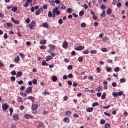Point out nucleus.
Returning a JSON list of instances; mask_svg holds the SVG:
<instances>
[{"label":"nucleus","mask_w":128,"mask_h":128,"mask_svg":"<svg viewBox=\"0 0 128 128\" xmlns=\"http://www.w3.org/2000/svg\"><path fill=\"white\" fill-rule=\"evenodd\" d=\"M48 48H49V50L48 51V54H50V52H54V50L56 49V46L54 45L49 44Z\"/></svg>","instance_id":"nucleus-1"},{"label":"nucleus","mask_w":128,"mask_h":128,"mask_svg":"<svg viewBox=\"0 0 128 128\" xmlns=\"http://www.w3.org/2000/svg\"><path fill=\"white\" fill-rule=\"evenodd\" d=\"M36 26V22L32 21L31 24L28 25V27L30 30H34V28Z\"/></svg>","instance_id":"nucleus-2"},{"label":"nucleus","mask_w":128,"mask_h":128,"mask_svg":"<svg viewBox=\"0 0 128 128\" xmlns=\"http://www.w3.org/2000/svg\"><path fill=\"white\" fill-rule=\"evenodd\" d=\"M58 10H60V8H56L53 10V12H55L57 16H60V12L58 11Z\"/></svg>","instance_id":"nucleus-3"},{"label":"nucleus","mask_w":128,"mask_h":128,"mask_svg":"<svg viewBox=\"0 0 128 128\" xmlns=\"http://www.w3.org/2000/svg\"><path fill=\"white\" fill-rule=\"evenodd\" d=\"M62 46L65 50H68V42L64 41L62 44Z\"/></svg>","instance_id":"nucleus-4"},{"label":"nucleus","mask_w":128,"mask_h":128,"mask_svg":"<svg viewBox=\"0 0 128 128\" xmlns=\"http://www.w3.org/2000/svg\"><path fill=\"white\" fill-rule=\"evenodd\" d=\"M32 87L28 88L26 90V93L28 94H32Z\"/></svg>","instance_id":"nucleus-5"},{"label":"nucleus","mask_w":128,"mask_h":128,"mask_svg":"<svg viewBox=\"0 0 128 128\" xmlns=\"http://www.w3.org/2000/svg\"><path fill=\"white\" fill-rule=\"evenodd\" d=\"M10 108V106H8V104H4L3 106H2V110L4 112H6V110H8V108Z\"/></svg>","instance_id":"nucleus-6"},{"label":"nucleus","mask_w":128,"mask_h":128,"mask_svg":"<svg viewBox=\"0 0 128 128\" xmlns=\"http://www.w3.org/2000/svg\"><path fill=\"white\" fill-rule=\"evenodd\" d=\"M58 8H60L61 10H66V6L62 4L59 5Z\"/></svg>","instance_id":"nucleus-7"},{"label":"nucleus","mask_w":128,"mask_h":128,"mask_svg":"<svg viewBox=\"0 0 128 128\" xmlns=\"http://www.w3.org/2000/svg\"><path fill=\"white\" fill-rule=\"evenodd\" d=\"M38 104H32V110H38Z\"/></svg>","instance_id":"nucleus-8"},{"label":"nucleus","mask_w":128,"mask_h":128,"mask_svg":"<svg viewBox=\"0 0 128 128\" xmlns=\"http://www.w3.org/2000/svg\"><path fill=\"white\" fill-rule=\"evenodd\" d=\"M13 118H14V120H16V122H18L20 119V117H18V114H14L13 115Z\"/></svg>","instance_id":"nucleus-9"},{"label":"nucleus","mask_w":128,"mask_h":128,"mask_svg":"<svg viewBox=\"0 0 128 128\" xmlns=\"http://www.w3.org/2000/svg\"><path fill=\"white\" fill-rule=\"evenodd\" d=\"M12 22L14 24H20V21L16 20V19L12 18Z\"/></svg>","instance_id":"nucleus-10"},{"label":"nucleus","mask_w":128,"mask_h":128,"mask_svg":"<svg viewBox=\"0 0 128 128\" xmlns=\"http://www.w3.org/2000/svg\"><path fill=\"white\" fill-rule=\"evenodd\" d=\"M84 50V46H80L78 47L77 48H75L76 50Z\"/></svg>","instance_id":"nucleus-11"},{"label":"nucleus","mask_w":128,"mask_h":128,"mask_svg":"<svg viewBox=\"0 0 128 128\" xmlns=\"http://www.w3.org/2000/svg\"><path fill=\"white\" fill-rule=\"evenodd\" d=\"M24 118H26V120H29V118H34V117H32V115H28V114H26Z\"/></svg>","instance_id":"nucleus-12"},{"label":"nucleus","mask_w":128,"mask_h":128,"mask_svg":"<svg viewBox=\"0 0 128 128\" xmlns=\"http://www.w3.org/2000/svg\"><path fill=\"white\" fill-rule=\"evenodd\" d=\"M20 56H17L14 60V62H16V64H18V62H20Z\"/></svg>","instance_id":"nucleus-13"},{"label":"nucleus","mask_w":128,"mask_h":128,"mask_svg":"<svg viewBox=\"0 0 128 128\" xmlns=\"http://www.w3.org/2000/svg\"><path fill=\"white\" fill-rule=\"evenodd\" d=\"M42 66H48L49 64L46 62V60H44L42 62Z\"/></svg>","instance_id":"nucleus-14"},{"label":"nucleus","mask_w":128,"mask_h":128,"mask_svg":"<svg viewBox=\"0 0 128 128\" xmlns=\"http://www.w3.org/2000/svg\"><path fill=\"white\" fill-rule=\"evenodd\" d=\"M49 2L50 6H56V4H54V0H49Z\"/></svg>","instance_id":"nucleus-15"},{"label":"nucleus","mask_w":128,"mask_h":128,"mask_svg":"<svg viewBox=\"0 0 128 128\" xmlns=\"http://www.w3.org/2000/svg\"><path fill=\"white\" fill-rule=\"evenodd\" d=\"M53 58H52V56H49L46 58V62H50V60H53Z\"/></svg>","instance_id":"nucleus-16"},{"label":"nucleus","mask_w":128,"mask_h":128,"mask_svg":"<svg viewBox=\"0 0 128 128\" xmlns=\"http://www.w3.org/2000/svg\"><path fill=\"white\" fill-rule=\"evenodd\" d=\"M52 80L54 82H56L58 81V77H56V76H53L52 77Z\"/></svg>","instance_id":"nucleus-17"},{"label":"nucleus","mask_w":128,"mask_h":128,"mask_svg":"<svg viewBox=\"0 0 128 128\" xmlns=\"http://www.w3.org/2000/svg\"><path fill=\"white\" fill-rule=\"evenodd\" d=\"M22 76V72H19L17 74L16 78H20Z\"/></svg>","instance_id":"nucleus-18"},{"label":"nucleus","mask_w":128,"mask_h":128,"mask_svg":"<svg viewBox=\"0 0 128 128\" xmlns=\"http://www.w3.org/2000/svg\"><path fill=\"white\" fill-rule=\"evenodd\" d=\"M66 116H72V112L70 111L66 112Z\"/></svg>","instance_id":"nucleus-19"},{"label":"nucleus","mask_w":128,"mask_h":128,"mask_svg":"<svg viewBox=\"0 0 128 128\" xmlns=\"http://www.w3.org/2000/svg\"><path fill=\"white\" fill-rule=\"evenodd\" d=\"M27 100H30L32 101V102H34V98L32 96H29Z\"/></svg>","instance_id":"nucleus-20"},{"label":"nucleus","mask_w":128,"mask_h":128,"mask_svg":"<svg viewBox=\"0 0 128 128\" xmlns=\"http://www.w3.org/2000/svg\"><path fill=\"white\" fill-rule=\"evenodd\" d=\"M112 12V9L109 8L107 10V14H108V16H110Z\"/></svg>","instance_id":"nucleus-21"},{"label":"nucleus","mask_w":128,"mask_h":128,"mask_svg":"<svg viewBox=\"0 0 128 128\" xmlns=\"http://www.w3.org/2000/svg\"><path fill=\"white\" fill-rule=\"evenodd\" d=\"M120 2V0H113V6H116V2Z\"/></svg>","instance_id":"nucleus-22"},{"label":"nucleus","mask_w":128,"mask_h":128,"mask_svg":"<svg viewBox=\"0 0 128 128\" xmlns=\"http://www.w3.org/2000/svg\"><path fill=\"white\" fill-rule=\"evenodd\" d=\"M88 112H94V108H90L87 109Z\"/></svg>","instance_id":"nucleus-23"},{"label":"nucleus","mask_w":128,"mask_h":128,"mask_svg":"<svg viewBox=\"0 0 128 128\" xmlns=\"http://www.w3.org/2000/svg\"><path fill=\"white\" fill-rule=\"evenodd\" d=\"M40 44L44 45L46 44V40H42L40 42Z\"/></svg>","instance_id":"nucleus-24"},{"label":"nucleus","mask_w":128,"mask_h":128,"mask_svg":"<svg viewBox=\"0 0 128 128\" xmlns=\"http://www.w3.org/2000/svg\"><path fill=\"white\" fill-rule=\"evenodd\" d=\"M42 27L45 28H48V23H44L42 24Z\"/></svg>","instance_id":"nucleus-25"},{"label":"nucleus","mask_w":128,"mask_h":128,"mask_svg":"<svg viewBox=\"0 0 128 128\" xmlns=\"http://www.w3.org/2000/svg\"><path fill=\"white\" fill-rule=\"evenodd\" d=\"M18 7L15 6L12 8V12H16L18 11Z\"/></svg>","instance_id":"nucleus-26"},{"label":"nucleus","mask_w":128,"mask_h":128,"mask_svg":"<svg viewBox=\"0 0 128 128\" xmlns=\"http://www.w3.org/2000/svg\"><path fill=\"white\" fill-rule=\"evenodd\" d=\"M100 106V104L98 102H94L92 104L93 108H96V106Z\"/></svg>","instance_id":"nucleus-27"},{"label":"nucleus","mask_w":128,"mask_h":128,"mask_svg":"<svg viewBox=\"0 0 128 128\" xmlns=\"http://www.w3.org/2000/svg\"><path fill=\"white\" fill-rule=\"evenodd\" d=\"M106 92L103 94V95L102 96V100H106Z\"/></svg>","instance_id":"nucleus-28"},{"label":"nucleus","mask_w":128,"mask_h":128,"mask_svg":"<svg viewBox=\"0 0 128 128\" xmlns=\"http://www.w3.org/2000/svg\"><path fill=\"white\" fill-rule=\"evenodd\" d=\"M10 116H12V114H14V109H12V108H10Z\"/></svg>","instance_id":"nucleus-29"},{"label":"nucleus","mask_w":128,"mask_h":128,"mask_svg":"<svg viewBox=\"0 0 128 128\" xmlns=\"http://www.w3.org/2000/svg\"><path fill=\"white\" fill-rule=\"evenodd\" d=\"M64 120V122H66V124H70V120L68 118H65Z\"/></svg>","instance_id":"nucleus-30"},{"label":"nucleus","mask_w":128,"mask_h":128,"mask_svg":"<svg viewBox=\"0 0 128 128\" xmlns=\"http://www.w3.org/2000/svg\"><path fill=\"white\" fill-rule=\"evenodd\" d=\"M96 72H97V74H100V72H102V69H100V68L98 67L96 68Z\"/></svg>","instance_id":"nucleus-31"},{"label":"nucleus","mask_w":128,"mask_h":128,"mask_svg":"<svg viewBox=\"0 0 128 128\" xmlns=\"http://www.w3.org/2000/svg\"><path fill=\"white\" fill-rule=\"evenodd\" d=\"M112 95L114 96V98H116L118 96V92H113Z\"/></svg>","instance_id":"nucleus-32"},{"label":"nucleus","mask_w":128,"mask_h":128,"mask_svg":"<svg viewBox=\"0 0 128 128\" xmlns=\"http://www.w3.org/2000/svg\"><path fill=\"white\" fill-rule=\"evenodd\" d=\"M78 60L80 62H84V58L80 56L78 58Z\"/></svg>","instance_id":"nucleus-33"},{"label":"nucleus","mask_w":128,"mask_h":128,"mask_svg":"<svg viewBox=\"0 0 128 128\" xmlns=\"http://www.w3.org/2000/svg\"><path fill=\"white\" fill-rule=\"evenodd\" d=\"M120 68H118V67H116L114 69L115 72H120Z\"/></svg>","instance_id":"nucleus-34"},{"label":"nucleus","mask_w":128,"mask_h":128,"mask_svg":"<svg viewBox=\"0 0 128 128\" xmlns=\"http://www.w3.org/2000/svg\"><path fill=\"white\" fill-rule=\"evenodd\" d=\"M43 96H48L50 94V92H44V93H42Z\"/></svg>","instance_id":"nucleus-35"},{"label":"nucleus","mask_w":128,"mask_h":128,"mask_svg":"<svg viewBox=\"0 0 128 128\" xmlns=\"http://www.w3.org/2000/svg\"><path fill=\"white\" fill-rule=\"evenodd\" d=\"M108 40H110L106 36L103 38V42H108Z\"/></svg>","instance_id":"nucleus-36"},{"label":"nucleus","mask_w":128,"mask_h":128,"mask_svg":"<svg viewBox=\"0 0 128 128\" xmlns=\"http://www.w3.org/2000/svg\"><path fill=\"white\" fill-rule=\"evenodd\" d=\"M86 26V23H82L81 24V28H84Z\"/></svg>","instance_id":"nucleus-37"},{"label":"nucleus","mask_w":128,"mask_h":128,"mask_svg":"<svg viewBox=\"0 0 128 128\" xmlns=\"http://www.w3.org/2000/svg\"><path fill=\"white\" fill-rule=\"evenodd\" d=\"M72 8H68V10H67V12L68 14H72Z\"/></svg>","instance_id":"nucleus-38"},{"label":"nucleus","mask_w":128,"mask_h":128,"mask_svg":"<svg viewBox=\"0 0 128 128\" xmlns=\"http://www.w3.org/2000/svg\"><path fill=\"white\" fill-rule=\"evenodd\" d=\"M126 82V79H124V78H121L120 80V82L122 84H124V82Z\"/></svg>","instance_id":"nucleus-39"},{"label":"nucleus","mask_w":128,"mask_h":128,"mask_svg":"<svg viewBox=\"0 0 128 128\" xmlns=\"http://www.w3.org/2000/svg\"><path fill=\"white\" fill-rule=\"evenodd\" d=\"M48 18H52V13L51 11L48 12Z\"/></svg>","instance_id":"nucleus-40"},{"label":"nucleus","mask_w":128,"mask_h":128,"mask_svg":"<svg viewBox=\"0 0 128 128\" xmlns=\"http://www.w3.org/2000/svg\"><path fill=\"white\" fill-rule=\"evenodd\" d=\"M54 2L56 4H60V0H55Z\"/></svg>","instance_id":"nucleus-41"},{"label":"nucleus","mask_w":128,"mask_h":128,"mask_svg":"<svg viewBox=\"0 0 128 128\" xmlns=\"http://www.w3.org/2000/svg\"><path fill=\"white\" fill-rule=\"evenodd\" d=\"M106 124V120H102L100 122V124H102V126H103V124Z\"/></svg>","instance_id":"nucleus-42"},{"label":"nucleus","mask_w":128,"mask_h":128,"mask_svg":"<svg viewBox=\"0 0 128 128\" xmlns=\"http://www.w3.org/2000/svg\"><path fill=\"white\" fill-rule=\"evenodd\" d=\"M90 54H98V52L96 50H92L90 52Z\"/></svg>","instance_id":"nucleus-43"},{"label":"nucleus","mask_w":128,"mask_h":128,"mask_svg":"<svg viewBox=\"0 0 128 128\" xmlns=\"http://www.w3.org/2000/svg\"><path fill=\"white\" fill-rule=\"evenodd\" d=\"M83 54H90V52L88 51V50H86L83 52Z\"/></svg>","instance_id":"nucleus-44"},{"label":"nucleus","mask_w":128,"mask_h":128,"mask_svg":"<svg viewBox=\"0 0 128 128\" xmlns=\"http://www.w3.org/2000/svg\"><path fill=\"white\" fill-rule=\"evenodd\" d=\"M87 92H90V94H94L96 91L94 90H90V91H86Z\"/></svg>","instance_id":"nucleus-45"},{"label":"nucleus","mask_w":128,"mask_h":128,"mask_svg":"<svg viewBox=\"0 0 128 128\" xmlns=\"http://www.w3.org/2000/svg\"><path fill=\"white\" fill-rule=\"evenodd\" d=\"M102 18H105L106 16V11H103L102 14H101Z\"/></svg>","instance_id":"nucleus-46"},{"label":"nucleus","mask_w":128,"mask_h":128,"mask_svg":"<svg viewBox=\"0 0 128 128\" xmlns=\"http://www.w3.org/2000/svg\"><path fill=\"white\" fill-rule=\"evenodd\" d=\"M102 51L103 52H108V49H106V48H103L102 50Z\"/></svg>","instance_id":"nucleus-47"},{"label":"nucleus","mask_w":128,"mask_h":128,"mask_svg":"<svg viewBox=\"0 0 128 128\" xmlns=\"http://www.w3.org/2000/svg\"><path fill=\"white\" fill-rule=\"evenodd\" d=\"M118 96H122L124 94V93L122 92H118Z\"/></svg>","instance_id":"nucleus-48"},{"label":"nucleus","mask_w":128,"mask_h":128,"mask_svg":"<svg viewBox=\"0 0 128 128\" xmlns=\"http://www.w3.org/2000/svg\"><path fill=\"white\" fill-rule=\"evenodd\" d=\"M40 50H46V47L45 46H42L40 47Z\"/></svg>","instance_id":"nucleus-49"},{"label":"nucleus","mask_w":128,"mask_h":128,"mask_svg":"<svg viewBox=\"0 0 128 128\" xmlns=\"http://www.w3.org/2000/svg\"><path fill=\"white\" fill-rule=\"evenodd\" d=\"M6 24L8 28H12V23H7Z\"/></svg>","instance_id":"nucleus-50"},{"label":"nucleus","mask_w":128,"mask_h":128,"mask_svg":"<svg viewBox=\"0 0 128 128\" xmlns=\"http://www.w3.org/2000/svg\"><path fill=\"white\" fill-rule=\"evenodd\" d=\"M32 84H38V80L34 79L32 80Z\"/></svg>","instance_id":"nucleus-51"},{"label":"nucleus","mask_w":128,"mask_h":128,"mask_svg":"<svg viewBox=\"0 0 128 128\" xmlns=\"http://www.w3.org/2000/svg\"><path fill=\"white\" fill-rule=\"evenodd\" d=\"M84 14V12L83 11H81L79 14L80 16H82Z\"/></svg>","instance_id":"nucleus-52"},{"label":"nucleus","mask_w":128,"mask_h":128,"mask_svg":"<svg viewBox=\"0 0 128 128\" xmlns=\"http://www.w3.org/2000/svg\"><path fill=\"white\" fill-rule=\"evenodd\" d=\"M18 84H19L20 86H22V85L24 84V81H22V80L18 81Z\"/></svg>","instance_id":"nucleus-53"},{"label":"nucleus","mask_w":128,"mask_h":128,"mask_svg":"<svg viewBox=\"0 0 128 128\" xmlns=\"http://www.w3.org/2000/svg\"><path fill=\"white\" fill-rule=\"evenodd\" d=\"M88 80H91V82H92V80H94V76H90L88 77Z\"/></svg>","instance_id":"nucleus-54"},{"label":"nucleus","mask_w":128,"mask_h":128,"mask_svg":"<svg viewBox=\"0 0 128 128\" xmlns=\"http://www.w3.org/2000/svg\"><path fill=\"white\" fill-rule=\"evenodd\" d=\"M58 24H64V21H62V19L59 20Z\"/></svg>","instance_id":"nucleus-55"},{"label":"nucleus","mask_w":128,"mask_h":128,"mask_svg":"<svg viewBox=\"0 0 128 128\" xmlns=\"http://www.w3.org/2000/svg\"><path fill=\"white\" fill-rule=\"evenodd\" d=\"M68 70H72V68H74V67H72V66H69L68 68Z\"/></svg>","instance_id":"nucleus-56"},{"label":"nucleus","mask_w":128,"mask_h":128,"mask_svg":"<svg viewBox=\"0 0 128 128\" xmlns=\"http://www.w3.org/2000/svg\"><path fill=\"white\" fill-rule=\"evenodd\" d=\"M4 38H5V40H8V34H5L4 35Z\"/></svg>","instance_id":"nucleus-57"},{"label":"nucleus","mask_w":128,"mask_h":128,"mask_svg":"<svg viewBox=\"0 0 128 128\" xmlns=\"http://www.w3.org/2000/svg\"><path fill=\"white\" fill-rule=\"evenodd\" d=\"M28 6H30V4L28 2H26V4L24 5V8H28Z\"/></svg>","instance_id":"nucleus-58"},{"label":"nucleus","mask_w":128,"mask_h":128,"mask_svg":"<svg viewBox=\"0 0 128 128\" xmlns=\"http://www.w3.org/2000/svg\"><path fill=\"white\" fill-rule=\"evenodd\" d=\"M10 80H12V82H16V77L12 76L11 77Z\"/></svg>","instance_id":"nucleus-59"},{"label":"nucleus","mask_w":128,"mask_h":128,"mask_svg":"<svg viewBox=\"0 0 128 128\" xmlns=\"http://www.w3.org/2000/svg\"><path fill=\"white\" fill-rule=\"evenodd\" d=\"M68 78H74V75H72V74H69L68 75Z\"/></svg>","instance_id":"nucleus-60"},{"label":"nucleus","mask_w":128,"mask_h":128,"mask_svg":"<svg viewBox=\"0 0 128 128\" xmlns=\"http://www.w3.org/2000/svg\"><path fill=\"white\" fill-rule=\"evenodd\" d=\"M110 128V124H106L105 125V128Z\"/></svg>","instance_id":"nucleus-61"},{"label":"nucleus","mask_w":128,"mask_h":128,"mask_svg":"<svg viewBox=\"0 0 128 128\" xmlns=\"http://www.w3.org/2000/svg\"><path fill=\"white\" fill-rule=\"evenodd\" d=\"M26 24H30V18H28L26 20Z\"/></svg>","instance_id":"nucleus-62"},{"label":"nucleus","mask_w":128,"mask_h":128,"mask_svg":"<svg viewBox=\"0 0 128 128\" xmlns=\"http://www.w3.org/2000/svg\"><path fill=\"white\" fill-rule=\"evenodd\" d=\"M20 56L22 58H24V54L20 53Z\"/></svg>","instance_id":"nucleus-63"},{"label":"nucleus","mask_w":128,"mask_h":128,"mask_svg":"<svg viewBox=\"0 0 128 128\" xmlns=\"http://www.w3.org/2000/svg\"><path fill=\"white\" fill-rule=\"evenodd\" d=\"M118 8H122V3L119 2L117 4Z\"/></svg>","instance_id":"nucleus-64"}]
</instances>
